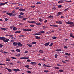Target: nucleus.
I'll return each mask as SVG.
<instances>
[{"mask_svg": "<svg viewBox=\"0 0 74 74\" xmlns=\"http://www.w3.org/2000/svg\"><path fill=\"white\" fill-rule=\"evenodd\" d=\"M37 44V42H33L31 44Z\"/></svg>", "mask_w": 74, "mask_h": 74, "instance_id": "30", "label": "nucleus"}, {"mask_svg": "<svg viewBox=\"0 0 74 74\" xmlns=\"http://www.w3.org/2000/svg\"><path fill=\"white\" fill-rule=\"evenodd\" d=\"M64 48H65V49H67L68 48V47H67V46H65Z\"/></svg>", "mask_w": 74, "mask_h": 74, "instance_id": "56", "label": "nucleus"}, {"mask_svg": "<svg viewBox=\"0 0 74 74\" xmlns=\"http://www.w3.org/2000/svg\"><path fill=\"white\" fill-rule=\"evenodd\" d=\"M55 69H59V68L58 67H55Z\"/></svg>", "mask_w": 74, "mask_h": 74, "instance_id": "49", "label": "nucleus"}, {"mask_svg": "<svg viewBox=\"0 0 74 74\" xmlns=\"http://www.w3.org/2000/svg\"><path fill=\"white\" fill-rule=\"evenodd\" d=\"M38 33V34H39V35H41V31H40V32H39Z\"/></svg>", "mask_w": 74, "mask_h": 74, "instance_id": "57", "label": "nucleus"}, {"mask_svg": "<svg viewBox=\"0 0 74 74\" xmlns=\"http://www.w3.org/2000/svg\"><path fill=\"white\" fill-rule=\"evenodd\" d=\"M49 45V42H48V43H46L44 44V45L46 47H47V46Z\"/></svg>", "mask_w": 74, "mask_h": 74, "instance_id": "13", "label": "nucleus"}, {"mask_svg": "<svg viewBox=\"0 0 74 74\" xmlns=\"http://www.w3.org/2000/svg\"><path fill=\"white\" fill-rule=\"evenodd\" d=\"M59 71H60V72H61V73H63V70L62 69H61Z\"/></svg>", "mask_w": 74, "mask_h": 74, "instance_id": "33", "label": "nucleus"}, {"mask_svg": "<svg viewBox=\"0 0 74 74\" xmlns=\"http://www.w3.org/2000/svg\"><path fill=\"white\" fill-rule=\"evenodd\" d=\"M37 4H40L41 3L40 2H37L36 3Z\"/></svg>", "mask_w": 74, "mask_h": 74, "instance_id": "52", "label": "nucleus"}, {"mask_svg": "<svg viewBox=\"0 0 74 74\" xmlns=\"http://www.w3.org/2000/svg\"><path fill=\"white\" fill-rule=\"evenodd\" d=\"M40 53H43V50H40L39 51Z\"/></svg>", "mask_w": 74, "mask_h": 74, "instance_id": "26", "label": "nucleus"}, {"mask_svg": "<svg viewBox=\"0 0 74 74\" xmlns=\"http://www.w3.org/2000/svg\"><path fill=\"white\" fill-rule=\"evenodd\" d=\"M52 38L53 39H56L57 38V37H56L55 36H53V37H52Z\"/></svg>", "mask_w": 74, "mask_h": 74, "instance_id": "32", "label": "nucleus"}, {"mask_svg": "<svg viewBox=\"0 0 74 74\" xmlns=\"http://www.w3.org/2000/svg\"><path fill=\"white\" fill-rule=\"evenodd\" d=\"M13 30L14 31H15V30H17V28H16V27H14L13 28Z\"/></svg>", "mask_w": 74, "mask_h": 74, "instance_id": "18", "label": "nucleus"}, {"mask_svg": "<svg viewBox=\"0 0 74 74\" xmlns=\"http://www.w3.org/2000/svg\"><path fill=\"white\" fill-rule=\"evenodd\" d=\"M39 21L40 22H42L43 21V20H42V19L41 18H40L39 19Z\"/></svg>", "mask_w": 74, "mask_h": 74, "instance_id": "21", "label": "nucleus"}, {"mask_svg": "<svg viewBox=\"0 0 74 74\" xmlns=\"http://www.w3.org/2000/svg\"><path fill=\"white\" fill-rule=\"evenodd\" d=\"M0 52H2V53H7V52H5V51L3 52V50L0 51Z\"/></svg>", "mask_w": 74, "mask_h": 74, "instance_id": "29", "label": "nucleus"}, {"mask_svg": "<svg viewBox=\"0 0 74 74\" xmlns=\"http://www.w3.org/2000/svg\"><path fill=\"white\" fill-rule=\"evenodd\" d=\"M53 45V43H51V44L49 45V46H50V47H52Z\"/></svg>", "mask_w": 74, "mask_h": 74, "instance_id": "54", "label": "nucleus"}, {"mask_svg": "<svg viewBox=\"0 0 74 74\" xmlns=\"http://www.w3.org/2000/svg\"><path fill=\"white\" fill-rule=\"evenodd\" d=\"M39 34H38V33H35V34H33V35H39Z\"/></svg>", "mask_w": 74, "mask_h": 74, "instance_id": "38", "label": "nucleus"}, {"mask_svg": "<svg viewBox=\"0 0 74 74\" xmlns=\"http://www.w3.org/2000/svg\"><path fill=\"white\" fill-rule=\"evenodd\" d=\"M6 70H7L9 72H12V70L11 69H8V68H5Z\"/></svg>", "mask_w": 74, "mask_h": 74, "instance_id": "9", "label": "nucleus"}, {"mask_svg": "<svg viewBox=\"0 0 74 74\" xmlns=\"http://www.w3.org/2000/svg\"><path fill=\"white\" fill-rule=\"evenodd\" d=\"M36 25H41V23H36Z\"/></svg>", "mask_w": 74, "mask_h": 74, "instance_id": "36", "label": "nucleus"}, {"mask_svg": "<svg viewBox=\"0 0 74 74\" xmlns=\"http://www.w3.org/2000/svg\"><path fill=\"white\" fill-rule=\"evenodd\" d=\"M11 58H12V59H16V58L14 57H11Z\"/></svg>", "mask_w": 74, "mask_h": 74, "instance_id": "50", "label": "nucleus"}, {"mask_svg": "<svg viewBox=\"0 0 74 74\" xmlns=\"http://www.w3.org/2000/svg\"><path fill=\"white\" fill-rule=\"evenodd\" d=\"M5 21H8V18H6L5 19Z\"/></svg>", "mask_w": 74, "mask_h": 74, "instance_id": "62", "label": "nucleus"}, {"mask_svg": "<svg viewBox=\"0 0 74 74\" xmlns=\"http://www.w3.org/2000/svg\"><path fill=\"white\" fill-rule=\"evenodd\" d=\"M48 22V20H46L44 21V23H47Z\"/></svg>", "mask_w": 74, "mask_h": 74, "instance_id": "53", "label": "nucleus"}, {"mask_svg": "<svg viewBox=\"0 0 74 74\" xmlns=\"http://www.w3.org/2000/svg\"><path fill=\"white\" fill-rule=\"evenodd\" d=\"M0 40H2L5 42H7L9 41V39L6 38L5 37H0Z\"/></svg>", "mask_w": 74, "mask_h": 74, "instance_id": "1", "label": "nucleus"}, {"mask_svg": "<svg viewBox=\"0 0 74 74\" xmlns=\"http://www.w3.org/2000/svg\"><path fill=\"white\" fill-rule=\"evenodd\" d=\"M0 47L1 48H2V47H3V45L1 44H0Z\"/></svg>", "mask_w": 74, "mask_h": 74, "instance_id": "60", "label": "nucleus"}, {"mask_svg": "<svg viewBox=\"0 0 74 74\" xmlns=\"http://www.w3.org/2000/svg\"><path fill=\"white\" fill-rule=\"evenodd\" d=\"M65 23L66 24H74V23L73 22L70 21L66 22Z\"/></svg>", "mask_w": 74, "mask_h": 74, "instance_id": "2", "label": "nucleus"}, {"mask_svg": "<svg viewBox=\"0 0 74 74\" xmlns=\"http://www.w3.org/2000/svg\"><path fill=\"white\" fill-rule=\"evenodd\" d=\"M18 18H24V17H23V16L20 15L18 16Z\"/></svg>", "mask_w": 74, "mask_h": 74, "instance_id": "19", "label": "nucleus"}, {"mask_svg": "<svg viewBox=\"0 0 74 74\" xmlns=\"http://www.w3.org/2000/svg\"><path fill=\"white\" fill-rule=\"evenodd\" d=\"M27 19V18L25 17V18H23V21H24V20H26Z\"/></svg>", "mask_w": 74, "mask_h": 74, "instance_id": "35", "label": "nucleus"}, {"mask_svg": "<svg viewBox=\"0 0 74 74\" xmlns=\"http://www.w3.org/2000/svg\"><path fill=\"white\" fill-rule=\"evenodd\" d=\"M7 29H8L7 28H1V30H7Z\"/></svg>", "mask_w": 74, "mask_h": 74, "instance_id": "37", "label": "nucleus"}, {"mask_svg": "<svg viewBox=\"0 0 74 74\" xmlns=\"http://www.w3.org/2000/svg\"><path fill=\"white\" fill-rule=\"evenodd\" d=\"M62 62H63V63H66V62H65V61H64L62 60Z\"/></svg>", "mask_w": 74, "mask_h": 74, "instance_id": "63", "label": "nucleus"}, {"mask_svg": "<svg viewBox=\"0 0 74 74\" xmlns=\"http://www.w3.org/2000/svg\"><path fill=\"white\" fill-rule=\"evenodd\" d=\"M18 45L17 47H21V46H22V44L20 43H18Z\"/></svg>", "mask_w": 74, "mask_h": 74, "instance_id": "14", "label": "nucleus"}, {"mask_svg": "<svg viewBox=\"0 0 74 74\" xmlns=\"http://www.w3.org/2000/svg\"><path fill=\"white\" fill-rule=\"evenodd\" d=\"M44 71L45 73H48V71L44 70Z\"/></svg>", "mask_w": 74, "mask_h": 74, "instance_id": "44", "label": "nucleus"}, {"mask_svg": "<svg viewBox=\"0 0 74 74\" xmlns=\"http://www.w3.org/2000/svg\"><path fill=\"white\" fill-rule=\"evenodd\" d=\"M25 67H26L27 68H29V65H26L25 66Z\"/></svg>", "mask_w": 74, "mask_h": 74, "instance_id": "40", "label": "nucleus"}, {"mask_svg": "<svg viewBox=\"0 0 74 74\" xmlns=\"http://www.w3.org/2000/svg\"><path fill=\"white\" fill-rule=\"evenodd\" d=\"M64 3V1L63 0L59 1L58 2V3H59V4H60L61 3Z\"/></svg>", "mask_w": 74, "mask_h": 74, "instance_id": "8", "label": "nucleus"}, {"mask_svg": "<svg viewBox=\"0 0 74 74\" xmlns=\"http://www.w3.org/2000/svg\"><path fill=\"white\" fill-rule=\"evenodd\" d=\"M30 27H34V25H30Z\"/></svg>", "mask_w": 74, "mask_h": 74, "instance_id": "58", "label": "nucleus"}, {"mask_svg": "<svg viewBox=\"0 0 74 74\" xmlns=\"http://www.w3.org/2000/svg\"><path fill=\"white\" fill-rule=\"evenodd\" d=\"M70 36L71 37H72V38H74V36H73V34L71 33L70 34Z\"/></svg>", "mask_w": 74, "mask_h": 74, "instance_id": "15", "label": "nucleus"}, {"mask_svg": "<svg viewBox=\"0 0 74 74\" xmlns=\"http://www.w3.org/2000/svg\"><path fill=\"white\" fill-rule=\"evenodd\" d=\"M54 27H58V26L56 25H54Z\"/></svg>", "mask_w": 74, "mask_h": 74, "instance_id": "64", "label": "nucleus"}, {"mask_svg": "<svg viewBox=\"0 0 74 74\" xmlns=\"http://www.w3.org/2000/svg\"><path fill=\"white\" fill-rule=\"evenodd\" d=\"M30 64H37V63L34 62H31L30 63Z\"/></svg>", "mask_w": 74, "mask_h": 74, "instance_id": "17", "label": "nucleus"}, {"mask_svg": "<svg viewBox=\"0 0 74 74\" xmlns=\"http://www.w3.org/2000/svg\"><path fill=\"white\" fill-rule=\"evenodd\" d=\"M31 8H34L35 7V6H31Z\"/></svg>", "mask_w": 74, "mask_h": 74, "instance_id": "59", "label": "nucleus"}, {"mask_svg": "<svg viewBox=\"0 0 74 74\" xmlns=\"http://www.w3.org/2000/svg\"><path fill=\"white\" fill-rule=\"evenodd\" d=\"M40 32H41V34H42V33H45V32H44V31H41Z\"/></svg>", "mask_w": 74, "mask_h": 74, "instance_id": "55", "label": "nucleus"}, {"mask_svg": "<svg viewBox=\"0 0 74 74\" xmlns=\"http://www.w3.org/2000/svg\"><path fill=\"white\" fill-rule=\"evenodd\" d=\"M4 5L3 3H0V6H1V5Z\"/></svg>", "mask_w": 74, "mask_h": 74, "instance_id": "47", "label": "nucleus"}, {"mask_svg": "<svg viewBox=\"0 0 74 74\" xmlns=\"http://www.w3.org/2000/svg\"><path fill=\"white\" fill-rule=\"evenodd\" d=\"M65 55H68V56H70V53L69 54L68 53H65Z\"/></svg>", "mask_w": 74, "mask_h": 74, "instance_id": "27", "label": "nucleus"}, {"mask_svg": "<svg viewBox=\"0 0 74 74\" xmlns=\"http://www.w3.org/2000/svg\"><path fill=\"white\" fill-rule=\"evenodd\" d=\"M58 15H60V14H62V12H58Z\"/></svg>", "mask_w": 74, "mask_h": 74, "instance_id": "34", "label": "nucleus"}, {"mask_svg": "<svg viewBox=\"0 0 74 74\" xmlns=\"http://www.w3.org/2000/svg\"><path fill=\"white\" fill-rule=\"evenodd\" d=\"M9 37H14V36L12 35H9Z\"/></svg>", "mask_w": 74, "mask_h": 74, "instance_id": "51", "label": "nucleus"}, {"mask_svg": "<svg viewBox=\"0 0 74 74\" xmlns=\"http://www.w3.org/2000/svg\"><path fill=\"white\" fill-rule=\"evenodd\" d=\"M20 59H28L29 57H21L20 58Z\"/></svg>", "mask_w": 74, "mask_h": 74, "instance_id": "4", "label": "nucleus"}, {"mask_svg": "<svg viewBox=\"0 0 74 74\" xmlns=\"http://www.w3.org/2000/svg\"><path fill=\"white\" fill-rule=\"evenodd\" d=\"M27 73H29V74H31L32 73V72H31V71H27Z\"/></svg>", "mask_w": 74, "mask_h": 74, "instance_id": "41", "label": "nucleus"}, {"mask_svg": "<svg viewBox=\"0 0 74 74\" xmlns=\"http://www.w3.org/2000/svg\"><path fill=\"white\" fill-rule=\"evenodd\" d=\"M62 51V49H57L56 50V51L57 52H60V51Z\"/></svg>", "mask_w": 74, "mask_h": 74, "instance_id": "16", "label": "nucleus"}, {"mask_svg": "<svg viewBox=\"0 0 74 74\" xmlns=\"http://www.w3.org/2000/svg\"><path fill=\"white\" fill-rule=\"evenodd\" d=\"M62 5H58V8H60L62 7Z\"/></svg>", "mask_w": 74, "mask_h": 74, "instance_id": "25", "label": "nucleus"}, {"mask_svg": "<svg viewBox=\"0 0 74 74\" xmlns=\"http://www.w3.org/2000/svg\"><path fill=\"white\" fill-rule=\"evenodd\" d=\"M28 22L29 23H36V21H28Z\"/></svg>", "mask_w": 74, "mask_h": 74, "instance_id": "10", "label": "nucleus"}, {"mask_svg": "<svg viewBox=\"0 0 74 74\" xmlns=\"http://www.w3.org/2000/svg\"><path fill=\"white\" fill-rule=\"evenodd\" d=\"M3 3V5H5V4H7L8 3V2H5L4 3Z\"/></svg>", "mask_w": 74, "mask_h": 74, "instance_id": "45", "label": "nucleus"}, {"mask_svg": "<svg viewBox=\"0 0 74 74\" xmlns=\"http://www.w3.org/2000/svg\"><path fill=\"white\" fill-rule=\"evenodd\" d=\"M20 32H21V31H16L15 32L16 33H19Z\"/></svg>", "mask_w": 74, "mask_h": 74, "instance_id": "24", "label": "nucleus"}, {"mask_svg": "<svg viewBox=\"0 0 74 74\" xmlns=\"http://www.w3.org/2000/svg\"><path fill=\"white\" fill-rule=\"evenodd\" d=\"M57 57H58V54H55V58H57Z\"/></svg>", "mask_w": 74, "mask_h": 74, "instance_id": "39", "label": "nucleus"}, {"mask_svg": "<svg viewBox=\"0 0 74 74\" xmlns=\"http://www.w3.org/2000/svg\"><path fill=\"white\" fill-rule=\"evenodd\" d=\"M59 24H62V22L60 21L59 22Z\"/></svg>", "mask_w": 74, "mask_h": 74, "instance_id": "48", "label": "nucleus"}, {"mask_svg": "<svg viewBox=\"0 0 74 74\" xmlns=\"http://www.w3.org/2000/svg\"><path fill=\"white\" fill-rule=\"evenodd\" d=\"M43 66L44 67H51V66H50L46 65L45 64H44Z\"/></svg>", "mask_w": 74, "mask_h": 74, "instance_id": "7", "label": "nucleus"}, {"mask_svg": "<svg viewBox=\"0 0 74 74\" xmlns=\"http://www.w3.org/2000/svg\"><path fill=\"white\" fill-rule=\"evenodd\" d=\"M27 45L29 47H32V45L29 44H27Z\"/></svg>", "mask_w": 74, "mask_h": 74, "instance_id": "22", "label": "nucleus"}, {"mask_svg": "<svg viewBox=\"0 0 74 74\" xmlns=\"http://www.w3.org/2000/svg\"><path fill=\"white\" fill-rule=\"evenodd\" d=\"M27 62H30L31 60H27Z\"/></svg>", "mask_w": 74, "mask_h": 74, "instance_id": "61", "label": "nucleus"}, {"mask_svg": "<svg viewBox=\"0 0 74 74\" xmlns=\"http://www.w3.org/2000/svg\"><path fill=\"white\" fill-rule=\"evenodd\" d=\"M19 14L21 15H24V13L22 12H21Z\"/></svg>", "mask_w": 74, "mask_h": 74, "instance_id": "23", "label": "nucleus"}, {"mask_svg": "<svg viewBox=\"0 0 74 74\" xmlns=\"http://www.w3.org/2000/svg\"><path fill=\"white\" fill-rule=\"evenodd\" d=\"M16 51L17 52H21V50L19 49H16Z\"/></svg>", "mask_w": 74, "mask_h": 74, "instance_id": "20", "label": "nucleus"}, {"mask_svg": "<svg viewBox=\"0 0 74 74\" xmlns=\"http://www.w3.org/2000/svg\"><path fill=\"white\" fill-rule=\"evenodd\" d=\"M45 28H46V27L45 26H44L42 28L43 29H45Z\"/></svg>", "mask_w": 74, "mask_h": 74, "instance_id": "46", "label": "nucleus"}, {"mask_svg": "<svg viewBox=\"0 0 74 74\" xmlns=\"http://www.w3.org/2000/svg\"><path fill=\"white\" fill-rule=\"evenodd\" d=\"M74 26V24H71L69 25V27H73Z\"/></svg>", "mask_w": 74, "mask_h": 74, "instance_id": "11", "label": "nucleus"}, {"mask_svg": "<svg viewBox=\"0 0 74 74\" xmlns=\"http://www.w3.org/2000/svg\"><path fill=\"white\" fill-rule=\"evenodd\" d=\"M19 10L20 11H25V9L23 8H20L19 9Z\"/></svg>", "mask_w": 74, "mask_h": 74, "instance_id": "12", "label": "nucleus"}, {"mask_svg": "<svg viewBox=\"0 0 74 74\" xmlns=\"http://www.w3.org/2000/svg\"><path fill=\"white\" fill-rule=\"evenodd\" d=\"M13 70L14 71H15V72H17V69H13Z\"/></svg>", "mask_w": 74, "mask_h": 74, "instance_id": "43", "label": "nucleus"}, {"mask_svg": "<svg viewBox=\"0 0 74 74\" xmlns=\"http://www.w3.org/2000/svg\"><path fill=\"white\" fill-rule=\"evenodd\" d=\"M65 1L67 3H71V1Z\"/></svg>", "mask_w": 74, "mask_h": 74, "instance_id": "31", "label": "nucleus"}, {"mask_svg": "<svg viewBox=\"0 0 74 74\" xmlns=\"http://www.w3.org/2000/svg\"><path fill=\"white\" fill-rule=\"evenodd\" d=\"M6 14H7L8 15H9V16H12V15H14V14L9 12L6 13Z\"/></svg>", "mask_w": 74, "mask_h": 74, "instance_id": "3", "label": "nucleus"}, {"mask_svg": "<svg viewBox=\"0 0 74 74\" xmlns=\"http://www.w3.org/2000/svg\"><path fill=\"white\" fill-rule=\"evenodd\" d=\"M35 38L37 40H40L41 39V38L38 37V36H35Z\"/></svg>", "mask_w": 74, "mask_h": 74, "instance_id": "6", "label": "nucleus"}, {"mask_svg": "<svg viewBox=\"0 0 74 74\" xmlns=\"http://www.w3.org/2000/svg\"><path fill=\"white\" fill-rule=\"evenodd\" d=\"M19 37H25V35H20L19 36Z\"/></svg>", "mask_w": 74, "mask_h": 74, "instance_id": "42", "label": "nucleus"}, {"mask_svg": "<svg viewBox=\"0 0 74 74\" xmlns=\"http://www.w3.org/2000/svg\"><path fill=\"white\" fill-rule=\"evenodd\" d=\"M12 44L14 45V46H16V47H17V45H18V43L16 42H14Z\"/></svg>", "mask_w": 74, "mask_h": 74, "instance_id": "5", "label": "nucleus"}, {"mask_svg": "<svg viewBox=\"0 0 74 74\" xmlns=\"http://www.w3.org/2000/svg\"><path fill=\"white\" fill-rule=\"evenodd\" d=\"M53 17L52 15H50L49 16V18H53Z\"/></svg>", "mask_w": 74, "mask_h": 74, "instance_id": "28", "label": "nucleus"}]
</instances>
